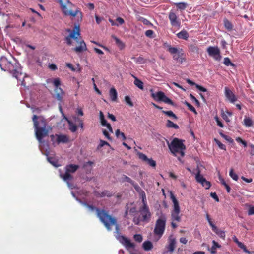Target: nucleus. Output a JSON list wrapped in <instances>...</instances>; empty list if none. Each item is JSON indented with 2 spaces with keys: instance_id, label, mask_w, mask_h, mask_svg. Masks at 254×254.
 <instances>
[{
  "instance_id": "f257e3e1",
  "label": "nucleus",
  "mask_w": 254,
  "mask_h": 254,
  "mask_svg": "<svg viewBox=\"0 0 254 254\" xmlns=\"http://www.w3.org/2000/svg\"><path fill=\"white\" fill-rule=\"evenodd\" d=\"M85 205L91 211L96 210L97 217L108 231L112 230V226H114L115 227L116 232L118 234L117 239L127 249L135 247V245L131 243L130 240L124 236L120 235V226L118 223L117 219L115 217L109 214L108 211L96 208L95 206L87 203H85Z\"/></svg>"
},
{
  "instance_id": "f03ea898",
  "label": "nucleus",
  "mask_w": 254,
  "mask_h": 254,
  "mask_svg": "<svg viewBox=\"0 0 254 254\" xmlns=\"http://www.w3.org/2000/svg\"><path fill=\"white\" fill-rule=\"evenodd\" d=\"M66 31L69 32V34L65 38V42L68 46L72 45V39L75 41L79 44L78 46L75 47L73 50L77 53H82L87 50L86 43L83 40H80L78 37L80 36L79 25H75L74 29L71 30L68 29Z\"/></svg>"
},
{
  "instance_id": "7ed1b4c3",
  "label": "nucleus",
  "mask_w": 254,
  "mask_h": 254,
  "mask_svg": "<svg viewBox=\"0 0 254 254\" xmlns=\"http://www.w3.org/2000/svg\"><path fill=\"white\" fill-rule=\"evenodd\" d=\"M32 120L36 138L39 142L41 143L42 139L48 135L49 130L47 127V124L43 117H38L36 115H33Z\"/></svg>"
},
{
  "instance_id": "20e7f679",
  "label": "nucleus",
  "mask_w": 254,
  "mask_h": 254,
  "mask_svg": "<svg viewBox=\"0 0 254 254\" xmlns=\"http://www.w3.org/2000/svg\"><path fill=\"white\" fill-rule=\"evenodd\" d=\"M5 71H8L12 74L13 77L20 81V84L22 86H26V83L24 80L26 76L21 72L20 64L15 58H13L12 61H10L9 64H8Z\"/></svg>"
},
{
  "instance_id": "39448f33",
  "label": "nucleus",
  "mask_w": 254,
  "mask_h": 254,
  "mask_svg": "<svg viewBox=\"0 0 254 254\" xmlns=\"http://www.w3.org/2000/svg\"><path fill=\"white\" fill-rule=\"evenodd\" d=\"M59 3L63 12L65 15H70L72 17L79 15L80 20L82 19V13L79 9H77L75 11L71 10L72 3L68 0H58Z\"/></svg>"
},
{
  "instance_id": "423d86ee",
  "label": "nucleus",
  "mask_w": 254,
  "mask_h": 254,
  "mask_svg": "<svg viewBox=\"0 0 254 254\" xmlns=\"http://www.w3.org/2000/svg\"><path fill=\"white\" fill-rule=\"evenodd\" d=\"M168 147L172 154L176 155L177 153H179L182 157L184 156V151L186 149V147L183 140L175 138L170 144L168 143Z\"/></svg>"
},
{
  "instance_id": "0eeeda50",
  "label": "nucleus",
  "mask_w": 254,
  "mask_h": 254,
  "mask_svg": "<svg viewBox=\"0 0 254 254\" xmlns=\"http://www.w3.org/2000/svg\"><path fill=\"white\" fill-rule=\"evenodd\" d=\"M138 212L139 215L133 218V222L135 225H139L140 222L148 223L150 221L152 215L149 208L140 207Z\"/></svg>"
},
{
  "instance_id": "6e6552de",
  "label": "nucleus",
  "mask_w": 254,
  "mask_h": 254,
  "mask_svg": "<svg viewBox=\"0 0 254 254\" xmlns=\"http://www.w3.org/2000/svg\"><path fill=\"white\" fill-rule=\"evenodd\" d=\"M163 46L165 48H167V51L170 54L173 55V59L180 64H182L186 62V58L182 49L179 50L175 47H172L167 43H164Z\"/></svg>"
},
{
  "instance_id": "1a4fd4ad",
  "label": "nucleus",
  "mask_w": 254,
  "mask_h": 254,
  "mask_svg": "<svg viewBox=\"0 0 254 254\" xmlns=\"http://www.w3.org/2000/svg\"><path fill=\"white\" fill-rule=\"evenodd\" d=\"M166 218L164 215L160 216L156 221L154 234L160 238L163 235L166 227Z\"/></svg>"
},
{
  "instance_id": "9d476101",
  "label": "nucleus",
  "mask_w": 254,
  "mask_h": 254,
  "mask_svg": "<svg viewBox=\"0 0 254 254\" xmlns=\"http://www.w3.org/2000/svg\"><path fill=\"white\" fill-rule=\"evenodd\" d=\"M79 168V165L75 164H69L65 166V172L64 174H61V177L66 182H67L68 186H70L69 181L72 180L73 176L70 173L75 172Z\"/></svg>"
},
{
  "instance_id": "9b49d317",
  "label": "nucleus",
  "mask_w": 254,
  "mask_h": 254,
  "mask_svg": "<svg viewBox=\"0 0 254 254\" xmlns=\"http://www.w3.org/2000/svg\"><path fill=\"white\" fill-rule=\"evenodd\" d=\"M151 96L156 101H162L171 105H174L173 102L167 97L164 93L162 91H158L156 93H152Z\"/></svg>"
},
{
  "instance_id": "f8f14e48",
  "label": "nucleus",
  "mask_w": 254,
  "mask_h": 254,
  "mask_svg": "<svg viewBox=\"0 0 254 254\" xmlns=\"http://www.w3.org/2000/svg\"><path fill=\"white\" fill-rule=\"evenodd\" d=\"M61 82L59 78H55L54 79L53 84L55 86V93L56 99L61 102L64 95V92L63 90L59 87L60 85Z\"/></svg>"
},
{
  "instance_id": "ddd939ff",
  "label": "nucleus",
  "mask_w": 254,
  "mask_h": 254,
  "mask_svg": "<svg viewBox=\"0 0 254 254\" xmlns=\"http://www.w3.org/2000/svg\"><path fill=\"white\" fill-rule=\"evenodd\" d=\"M207 52L208 55L215 60L220 61L221 59L220 50L217 46H209L207 49Z\"/></svg>"
},
{
  "instance_id": "4468645a",
  "label": "nucleus",
  "mask_w": 254,
  "mask_h": 254,
  "mask_svg": "<svg viewBox=\"0 0 254 254\" xmlns=\"http://www.w3.org/2000/svg\"><path fill=\"white\" fill-rule=\"evenodd\" d=\"M168 18L170 20V24L172 27L177 28L178 29L180 28V21L174 12L171 11L169 13Z\"/></svg>"
},
{
  "instance_id": "2eb2a0df",
  "label": "nucleus",
  "mask_w": 254,
  "mask_h": 254,
  "mask_svg": "<svg viewBox=\"0 0 254 254\" xmlns=\"http://www.w3.org/2000/svg\"><path fill=\"white\" fill-rule=\"evenodd\" d=\"M137 155L140 159L145 162L150 166L154 168L156 167V161L153 160L152 158H148L146 155L141 152L138 153Z\"/></svg>"
},
{
  "instance_id": "dca6fc26",
  "label": "nucleus",
  "mask_w": 254,
  "mask_h": 254,
  "mask_svg": "<svg viewBox=\"0 0 254 254\" xmlns=\"http://www.w3.org/2000/svg\"><path fill=\"white\" fill-rule=\"evenodd\" d=\"M176 244V238L172 235L168 238V245L166 246L167 251L170 253L173 252L175 250Z\"/></svg>"
},
{
  "instance_id": "f3484780",
  "label": "nucleus",
  "mask_w": 254,
  "mask_h": 254,
  "mask_svg": "<svg viewBox=\"0 0 254 254\" xmlns=\"http://www.w3.org/2000/svg\"><path fill=\"white\" fill-rule=\"evenodd\" d=\"M225 95L226 98L231 103H234L237 100V97L233 92L228 87L225 88Z\"/></svg>"
},
{
  "instance_id": "a211bd4d",
  "label": "nucleus",
  "mask_w": 254,
  "mask_h": 254,
  "mask_svg": "<svg viewBox=\"0 0 254 254\" xmlns=\"http://www.w3.org/2000/svg\"><path fill=\"white\" fill-rule=\"evenodd\" d=\"M56 142L58 144L62 143H66L69 142V137L66 135L63 134H56Z\"/></svg>"
},
{
  "instance_id": "6ab92c4d",
  "label": "nucleus",
  "mask_w": 254,
  "mask_h": 254,
  "mask_svg": "<svg viewBox=\"0 0 254 254\" xmlns=\"http://www.w3.org/2000/svg\"><path fill=\"white\" fill-rule=\"evenodd\" d=\"M10 62V61H8L5 57L2 56L0 58V67L1 68V70L5 71L7 68V66H8Z\"/></svg>"
},
{
  "instance_id": "aec40b11",
  "label": "nucleus",
  "mask_w": 254,
  "mask_h": 254,
  "mask_svg": "<svg viewBox=\"0 0 254 254\" xmlns=\"http://www.w3.org/2000/svg\"><path fill=\"white\" fill-rule=\"evenodd\" d=\"M171 199L173 203V210L172 211H180L179 202L173 194L170 195Z\"/></svg>"
},
{
  "instance_id": "412c9836",
  "label": "nucleus",
  "mask_w": 254,
  "mask_h": 254,
  "mask_svg": "<svg viewBox=\"0 0 254 254\" xmlns=\"http://www.w3.org/2000/svg\"><path fill=\"white\" fill-rule=\"evenodd\" d=\"M109 95L112 101H116L117 100V92L114 87L110 89Z\"/></svg>"
},
{
  "instance_id": "4be33fe9",
  "label": "nucleus",
  "mask_w": 254,
  "mask_h": 254,
  "mask_svg": "<svg viewBox=\"0 0 254 254\" xmlns=\"http://www.w3.org/2000/svg\"><path fill=\"white\" fill-rule=\"evenodd\" d=\"M178 38L187 40L189 38V34L185 30H183L177 34Z\"/></svg>"
},
{
  "instance_id": "5701e85b",
  "label": "nucleus",
  "mask_w": 254,
  "mask_h": 254,
  "mask_svg": "<svg viewBox=\"0 0 254 254\" xmlns=\"http://www.w3.org/2000/svg\"><path fill=\"white\" fill-rule=\"evenodd\" d=\"M180 211H172L171 212V220L173 221H176L180 222L181 221V217L179 216Z\"/></svg>"
},
{
  "instance_id": "b1692460",
  "label": "nucleus",
  "mask_w": 254,
  "mask_h": 254,
  "mask_svg": "<svg viewBox=\"0 0 254 254\" xmlns=\"http://www.w3.org/2000/svg\"><path fill=\"white\" fill-rule=\"evenodd\" d=\"M142 247L145 251H149L152 249L153 245L150 241H146L143 243Z\"/></svg>"
},
{
  "instance_id": "393cba45",
  "label": "nucleus",
  "mask_w": 254,
  "mask_h": 254,
  "mask_svg": "<svg viewBox=\"0 0 254 254\" xmlns=\"http://www.w3.org/2000/svg\"><path fill=\"white\" fill-rule=\"evenodd\" d=\"M195 179L197 182L200 184L202 183L205 180V178L200 174V171L198 168H197V173L196 175Z\"/></svg>"
},
{
  "instance_id": "a878e982",
  "label": "nucleus",
  "mask_w": 254,
  "mask_h": 254,
  "mask_svg": "<svg viewBox=\"0 0 254 254\" xmlns=\"http://www.w3.org/2000/svg\"><path fill=\"white\" fill-rule=\"evenodd\" d=\"M112 37L114 39L116 44L118 45L120 50H122L125 48L124 43L118 38L116 37L115 36H113Z\"/></svg>"
},
{
  "instance_id": "bb28decb",
  "label": "nucleus",
  "mask_w": 254,
  "mask_h": 254,
  "mask_svg": "<svg viewBox=\"0 0 254 254\" xmlns=\"http://www.w3.org/2000/svg\"><path fill=\"white\" fill-rule=\"evenodd\" d=\"M174 5H176L178 9H180V10H185L188 6V4L184 2L174 3Z\"/></svg>"
},
{
  "instance_id": "cd10ccee",
  "label": "nucleus",
  "mask_w": 254,
  "mask_h": 254,
  "mask_svg": "<svg viewBox=\"0 0 254 254\" xmlns=\"http://www.w3.org/2000/svg\"><path fill=\"white\" fill-rule=\"evenodd\" d=\"M212 243L213 246L211 248L210 252L212 254H215L216 253V248H220L221 246L214 240L212 241Z\"/></svg>"
},
{
  "instance_id": "c85d7f7f",
  "label": "nucleus",
  "mask_w": 254,
  "mask_h": 254,
  "mask_svg": "<svg viewBox=\"0 0 254 254\" xmlns=\"http://www.w3.org/2000/svg\"><path fill=\"white\" fill-rule=\"evenodd\" d=\"M232 115V113L228 111H226L225 112H223L222 114V117L223 119L225 120L226 122H230V120L229 119V116H231Z\"/></svg>"
},
{
  "instance_id": "c756f323",
  "label": "nucleus",
  "mask_w": 254,
  "mask_h": 254,
  "mask_svg": "<svg viewBox=\"0 0 254 254\" xmlns=\"http://www.w3.org/2000/svg\"><path fill=\"white\" fill-rule=\"evenodd\" d=\"M134 77V84H135V85L139 89L142 90L143 89V83L142 82V81H141L140 80H139L136 77Z\"/></svg>"
},
{
  "instance_id": "7c9ffc66",
  "label": "nucleus",
  "mask_w": 254,
  "mask_h": 254,
  "mask_svg": "<svg viewBox=\"0 0 254 254\" xmlns=\"http://www.w3.org/2000/svg\"><path fill=\"white\" fill-rule=\"evenodd\" d=\"M166 127L168 128H175V129H178L179 128L178 125H177V124L174 123L173 122H172L171 121H170L169 120H168L167 121Z\"/></svg>"
},
{
  "instance_id": "2f4dec72",
  "label": "nucleus",
  "mask_w": 254,
  "mask_h": 254,
  "mask_svg": "<svg viewBox=\"0 0 254 254\" xmlns=\"http://www.w3.org/2000/svg\"><path fill=\"white\" fill-rule=\"evenodd\" d=\"M224 24L225 27L228 30L230 31L232 30L233 26L231 22H230L227 19H225L224 20Z\"/></svg>"
},
{
  "instance_id": "473e14b6",
  "label": "nucleus",
  "mask_w": 254,
  "mask_h": 254,
  "mask_svg": "<svg viewBox=\"0 0 254 254\" xmlns=\"http://www.w3.org/2000/svg\"><path fill=\"white\" fill-rule=\"evenodd\" d=\"M162 113L168 116L172 117L173 119L175 120L178 119V117L172 111H162Z\"/></svg>"
},
{
  "instance_id": "72a5a7b5",
  "label": "nucleus",
  "mask_w": 254,
  "mask_h": 254,
  "mask_svg": "<svg viewBox=\"0 0 254 254\" xmlns=\"http://www.w3.org/2000/svg\"><path fill=\"white\" fill-rule=\"evenodd\" d=\"M100 119L101 124L103 126H106L109 123L107 122V121L105 120L104 115L102 111H100Z\"/></svg>"
},
{
  "instance_id": "f704fd0d",
  "label": "nucleus",
  "mask_w": 254,
  "mask_h": 254,
  "mask_svg": "<svg viewBox=\"0 0 254 254\" xmlns=\"http://www.w3.org/2000/svg\"><path fill=\"white\" fill-rule=\"evenodd\" d=\"M217 235H218L220 238L224 239L225 237V232L217 227V230H213Z\"/></svg>"
},
{
  "instance_id": "c9c22d12",
  "label": "nucleus",
  "mask_w": 254,
  "mask_h": 254,
  "mask_svg": "<svg viewBox=\"0 0 254 254\" xmlns=\"http://www.w3.org/2000/svg\"><path fill=\"white\" fill-rule=\"evenodd\" d=\"M121 179H122V182H127L129 183L131 185L134 184V181L133 180H132L129 177H128V176H126V175H124L122 176Z\"/></svg>"
},
{
  "instance_id": "e433bc0d",
  "label": "nucleus",
  "mask_w": 254,
  "mask_h": 254,
  "mask_svg": "<svg viewBox=\"0 0 254 254\" xmlns=\"http://www.w3.org/2000/svg\"><path fill=\"white\" fill-rule=\"evenodd\" d=\"M98 195L101 197H103L105 196L110 197L112 196V194L111 192H110L108 190H105L101 193H99Z\"/></svg>"
},
{
  "instance_id": "4c0bfd02",
  "label": "nucleus",
  "mask_w": 254,
  "mask_h": 254,
  "mask_svg": "<svg viewBox=\"0 0 254 254\" xmlns=\"http://www.w3.org/2000/svg\"><path fill=\"white\" fill-rule=\"evenodd\" d=\"M184 104H185V105H186V106L188 107V109H189L190 111H192V112H193V113H195V114H197V112H196V111L195 109V108H194V107L192 105H191L190 103H189V102H187V101H185L184 102Z\"/></svg>"
},
{
  "instance_id": "58836bf2",
  "label": "nucleus",
  "mask_w": 254,
  "mask_h": 254,
  "mask_svg": "<svg viewBox=\"0 0 254 254\" xmlns=\"http://www.w3.org/2000/svg\"><path fill=\"white\" fill-rule=\"evenodd\" d=\"M220 136L223 137V138H224L226 140H227L228 142H229V143H232L234 142V141H233V139L230 137V136H227L225 134H224V133H223L222 132H220L219 133Z\"/></svg>"
},
{
  "instance_id": "ea45409f",
  "label": "nucleus",
  "mask_w": 254,
  "mask_h": 254,
  "mask_svg": "<svg viewBox=\"0 0 254 254\" xmlns=\"http://www.w3.org/2000/svg\"><path fill=\"white\" fill-rule=\"evenodd\" d=\"M115 134L117 137L120 138L121 137L123 140H125L126 139L125 134L123 132H121L120 129H118L116 131Z\"/></svg>"
},
{
  "instance_id": "a19ab883",
  "label": "nucleus",
  "mask_w": 254,
  "mask_h": 254,
  "mask_svg": "<svg viewBox=\"0 0 254 254\" xmlns=\"http://www.w3.org/2000/svg\"><path fill=\"white\" fill-rule=\"evenodd\" d=\"M190 51L195 53L198 52L199 48L195 44H190L188 46Z\"/></svg>"
},
{
  "instance_id": "79ce46f5",
  "label": "nucleus",
  "mask_w": 254,
  "mask_h": 254,
  "mask_svg": "<svg viewBox=\"0 0 254 254\" xmlns=\"http://www.w3.org/2000/svg\"><path fill=\"white\" fill-rule=\"evenodd\" d=\"M223 63L226 66H235V64L231 62L230 59L228 57H226L224 59Z\"/></svg>"
},
{
  "instance_id": "37998d69",
  "label": "nucleus",
  "mask_w": 254,
  "mask_h": 254,
  "mask_svg": "<svg viewBox=\"0 0 254 254\" xmlns=\"http://www.w3.org/2000/svg\"><path fill=\"white\" fill-rule=\"evenodd\" d=\"M133 59L134 60V61L136 63H139V64H143L145 63L146 60L143 58L142 57L139 56L138 57H133Z\"/></svg>"
},
{
  "instance_id": "c03bdc74",
  "label": "nucleus",
  "mask_w": 254,
  "mask_h": 254,
  "mask_svg": "<svg viewBox=\"0 0 254 254\" xmlns=\"http://www.w3.org/2000/svg\"><path fill=\"white\" fill-rule=\"evenodd\" d=\"M244 125L247 127H251L253 125V122L250 118H245L244 120Z\"/></svg>"
},
{
  "instance_id": "a18cd8bd",
  "label": "nucleus",
  "mask_w": 254,
  "mask_h": 254,
  "mask_svg": "<svg viewBox=\"0 0 254 254\" xmlns=\"http://www.w3.org/2000/svg\"><path fill=\"white\" fill-rule=\"evenodd\" d=\"M214 141H215V142L220 149L224 150H226V146L224 144H222L219 140L215 138Z\"/></svg>"
},
{
  "instance_id": "49530a36",
  "label": "nucleus",
  "mask_w": 254,
  "mask_h": 254,
  "mask_svg": "<svg viewBox=\"0 0 254 254\" xmlns=\"http://www.w3.org/2000/svg\"><path fill=\"white\" fill-rule=\"evenodd\" d=\"M229 175L230 177L235 181H237L238 179V175L234 172L233 169H231L230 171Z\"/></svg>"
},
{
  "instance_id": "de8ad7c7",
  "label": "nucleus",
  "mask_w": 254,
  "mask_h": 254,
  "mask_svg": "<svg viewBox=\"0 0 254 254\" xmlns=\"http://www.w3.org/2000/svg\"><path fill=\"white\" fill-rule=\"evenodd\" d=\"M238 247L242 249L245 253H247L248 254H251V253H250V251H249L247 249L246 246L243 243H241L240 244H239Z\"/></svg>"
},
{
  "instance_id": "09e8293b",
  "label": "nucleus",
  "mask_w": 254,
  "mask_h": 254,
  "mask_svg": "<svg viewBox=\"0 0 254 254\" xmlns=\"http://www.w3.org/2000/svg\"><path fill=\"white\" fill-rule=\"evenodd\" d=\"M69 129L71 130V132H74L77 130V126L74 125V124L71 123L69 121Z\"/></svg>"
},
{
  "instance_id": "8fccbe9b",
  "label": "nucleus",
  "mask_w": 254,
  "mask_h": 254,
  "mask_svg": "<svg viewBox=\"0 0 254 254\" xmlns=\"http://www.w3.org/2000/svg\"><path fill=\"white\" fill-rule=\"evenodd\" d=\"M125 100L127 104H128L129 106L132 107L133 106V104L131 101L130 98L128 96H126L125 97Z\"/></svg>"
},
{
  "instance_id": "3c124183",
  "label": "nucleus",
  "mask_w": 254,
  "mask_h": 254,
  "mask_svg": "<svg viewBox=\"0 0 254 254\" xmlns=\"http://www.w3.org/2000/svg\"><path fill=\"white\" fill-rule=\"evenodd\" d=\"M133 238L134 240L138 242H141L142 241V237L140 234H135L134 235Z\"/></svg>"
},
{
  "instance_id": "603ef678",
  "label": "nucleus",
  "mask_w": 254,
  "mask_h": 254,
  "mask_svg": "<svg viewBox=\"0 0 254 254\" xmlns=\"http://www.w3.org/2000/svg\"><path fill=\"white\" fill-rule=\"evenodd\" d=\"M201 185L205 188L206 189H208L211 187V184L210 182L209 181H207L206 179L204 180L202 183H201Z\"/></svg>"
},
{
  "instance_id": "864d4df0",
  "label": "nucleus",
  "mask_w": 254,
  "mask_h": 254,
  "mask_svg": "<svg viewBox=\"0 0 254 254\" xmlns=\"http://www.w3.org/2000/svg\"><path fill=\"white\" fill-rule=\"evenodd\" d=\"M132 204H133V203L127 204H126V207H125L126 210H125V213H124V217L127 218L128 213L129 212L128 209H129V206L130 205H132Z\"/></svg>"
},
{
  "instance_id": "5fc2aeb1",
  "label": "nucleus",
  "mask_w": 254,
  "mask_h": 254,
  "mask_svg": "<svg viewBox=\"0 0 254 254\" xmlns=\"http://www.w3.org/2000/svg\"><path fill=\"white\" fill-rule=\"evenodd\" d=\"M214 119L218 126H219L221 127H224L223 124L222 123V122L220 120L219 118L217 116L215 117Z\"/></svg>"
},
{
  "instance_id": "6e6d98bb",
  "label": "nucleus",
  "mask_w": 254,
  "mask_h": 254,
  "mask_svg": "<svg viewBox=\"0 0 254 254\" xmlns=\"http://www.w3.org/2000/svg\"><path fill=\"white\" fill-rule=\"evenodd\" d=\"M236 140L239 143H241L244 145V147H246L247 146V143L246 141L243 140L240 137H237L236 139Z\"/></svg>"
},
{
  "instance_id": "4d7b16f0",
  "label": "nucleus",
  "mask_w": 254,
  "mask_h": 254,
  "mask_svg": "<svg viewBox=\"0 0 254 254\" xmlns=\"http://www.w3.org/2000/svg\"><path fill=\"white\" fill-rule=\"evenodd\" d=\"M104 145L110 146V144L107 141L101 140H100V144L99 145L98 148H101L102 147H103Z\"/></svg>"
},
{
  "instance_id": "13d9d810",
  "label": "nucleus",
  "mask_w": 254,
  "mask_h": 254,
  "mask_svg": "<svg viewBox=\"0 0 254 254\" xmlns=\"http://www.w3.org/2000/svg\"><path fill=\"white\" fill-rule=\"evenodd\" d=\"M142 199V202L143 203L142 206H140V207H146V208H149V207L147 205V201H146V197L141 198Z\"/></svg>"
},
{
  "instance_id": "bf43d9fd",
  "label": "nucleus",
  "mask_w": 254,
  "mask_h": 254,
  "mask_svg": "<svg viewBox=\"0 0 254 254\" xmlns=\"http://www.w3.org/2000/svg\"><path fill=\"white\" fill-rule=\"evenodd\" d=\"M129 213L131 215H134L135 213H136V208L134 206L132 207L131 208H129Z\"/></svg>"
},
{
  "instance_id": "052dcab7",
  "label": "nucleus",
  "mask_w": 254,
  "mask_h": 254,
  "mask_svg": "<svg viewBox=\"0 0 254 254\" xmlns=\"http://www.w3.org/2000/svg\"><path fill=\"white\" fill-rule=\"evenodd\" d=\"M210 196L214 199L217 202L219 201V199L215 192H211Z\"/></svg>"
},
{
  "instance_id": "680f3d73",
  "label": "nucleus",
  "mask_w": 254,
  "mask_h": 254,
  "mask_svg": "<svg viewBox=\"0 0 254 254\" xmlns=\"http://www.w3.org/2000/svg\"><path fill=\"white\" fill-rule=\"evenodd\" d=\"M153 31L152 30H147L145 32V35L148 37H152Z\"/></svg>"
},
{
  "instance_id": "e2e57ef3",
  "label": "nucleus",
  "mask_w": 254,
  "mask_h": 254,
  "mask_svg": "<svg viewBox=\"0 0 254 254\" xmlns=\"http://www.w3.org/2000/svg\"><path fill=\"white\" fill-rule=\"evenodd\" d=\"M196 87L197 88V89H198L199 90L201 91H202V92H206L207 91V89L199 85H198V84H196Z\"/></svg>"
},
{
  "instance_id": "0e129e2a",
  "label": "nucleus",
  "mask_w": 254,
  "mask_h": 254,
  "mask_svg": "<svg viewBox=\"0 0 254 254\" xmlns=\"http://www.w3.org/2000/svg\"><path fill=\"white\" fill-rule=\"evenodd\" d=\"M93 164V162H92V161H89L88 162H85L84 164H83V168H87L88 166H92V165Z\"/></svg>"
},
{
  "instance_id": "69168bd1",
  "label": "nucleus",
  "mask_w": 254,
  "mask_h": 254,
  "mask_svg": "<svg viewBox=\"0 0 254 254\" xmlns=\"http://www.w3.org/2000/svg\"><path fill=\"white\" fill-rule=\"evenodd\" d=\"M254 214V206H251L248 210V215H252Z\"/></svg>"
},
{
  "instance_id": "338daca9",
  "label": "nucleus",
  "mask_w": 254,
  "mask_h": 254,
  "mask_svg": "<svg viewBox=\"0 0 254 254\" xmlns=\"http://www.w3.org/2000/svg\"><path fill=\"white\" fill-rule=\"evenodd\" d=\"M116 21L119 23V24H118L119 25H122L125 23L124 20L122 18L120 17H118L116 19Z\"/></svg>"
},
{
  "instance_id": "774afa93",
  "label": "nucleus",
  "mask_w": 254,
  "mask_h": 254,
  "mask_svg": "<svg viewBox=\"0 0 254 254\" xmlns=\"http://www.w3.org/2000/svg\"><path fill=\"white\" fill-rule=\"evenodd\" d=\"M49 68L52 70H55L57 69V66L54 64H50L48 65Z\"/></svg>"
}]
</instances>
